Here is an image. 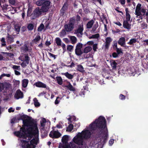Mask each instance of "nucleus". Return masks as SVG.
Masks as SVG:
<instances>
[{
  "instance_id": "f257e3e1",
  "label": "nucleus",
  "mask_w": 148,
  "mask_h": 148,
  "mask_svg": "<svg viewBox=\"0 0 148 148\" xmlns=\"http://www.w3.org/2000/svg\"><path fill=\"white\" fill-rule=\"evenodd\" d=\"M96 130L99 132L101 135L98 144L103 145L106 141L108 134L106 119L102 116H99L81 133H78L73 138V141L82 148H86V143L85 140L90 138L92 134Z\"/></svg>"
},
{
  "instance_id": "f03ea898",
  "label": "nucleus",
  "mask_w": 148,
  "mask_h": 148,
  "mask_svg": "<svg viewBox=\"0 0 148 148\" xmlns=\"http://www.w3.org/2000/svg\"><path fill=\"white\" fill-rule=\"evenodd\" d=\"M25 125L19 131L15 132V135L21 138L20 140L23 148H35L39 143V131L37 125L29 117L23 120Z\"/></svg>"
},
{
  "instance_id": "7ed1b4c3",
  "label": "nucleus",
  "mask_w": 148,
  "mask_h": 148,
  "mask_svg": "<svg viewBox=\"0 0 148 148\" xmlns=\"http://www.w3.org/2000/svg\"><path fill=\"white\" fill-rule=\"evenodd\" d=\"M69 140V137L67 135L64 136L62 138V141L63 143L62 148H76V144L73 141L70 143L68 144V142Z\"/></svg>"
},
{
  "instance_id": "20e7f679",
  "label": "nucleus",
  "mask_w": 148,
  "mask_h": 148,
  "mask_svg": "<svg viewBox=\"0 0 148 148\" xmlns=\"http://www.w3.org/2000/svg\"><path fill=\"white\" fill-rule=\"evenodd\" d=\"M141 5L140 3H138L136 5L135 11V14L137 17H139L142 19L143 16L145 15L146 9L141 8Z\"/></svg>"
},
{
  "instance_id": "39448f33",
  "label": "nucleus",
  "mask_w": 148,
  "mask_h": 148,
  "mask_svg": "<svg viewBox=\"0 0 148 148\" xmlns=\"http://www.w3.org/2000/svg\"><path fill=\"white\" fill-rule=\"evenodd\" d=\"M18 59L22 61V62L21 64L22 67L25 68L29 64L30 59L27 55L22 54L19 57Z\"/></svg>"
},
{
  "instance_id": "423d86ee",
  "label": "nucleus",
  "mask_w": 148,
  "mask_h": 148,
  "mask_svg": "<svg viewBox=\"0 0 148 148\" xmlns=\"http://www.w3.org/2000/svg\"><path fill=\"white\" fill-rule=\"evenodd\" d=\"M83 45L82 43H79L77 44L75 49V54L77 56H80L82 54L83 52L81 50Z\"/></svg>"
},
{
  "instance_id": "0eeeda50",
  "label": "nucleus",
  "mask_w": 148,
  "mask_h": 148,
  "mask_svg": "<svg viewBox=\"0 0 148 148\" xmlns=\"http://www.w3.org/2000/svg\"><path fill=\"white\" fill-rule=\"evenodd\" d=\"M74 22L70 21L69 24L65 25L64 26L65 30L67 32H70L73 28Z\"/></svg>"
},
{
  "instance_id": "6e6552de",
  "label": "nucleus",
  "mask_w": 148,
  "mask_h": 148,
  "mask_svg": "<svg viewBox=\"0 0 148 148\" xmlns=\"http://www.w3.org/2000/svg\"><path fill=\"white\" fill-rule=\"evenodd\" d=\"M43 7H42L40 9L39 8L36 9L34 12V14L36 16H38L41 15L42 12H47L46 9H44Z\"/></svg>"
},
{
  "instance_id": "1a4fd4ad",
  "label": "nucleus",
  "mask_w": 148,
  "mask_h": 148,
  "mask_svg": "<svg viewBox=\"0 0 148 148\" xmlns=\"http://www.w3.org/2000/svg\"><path fill=\"white\" fill-rule=\"evenodd\" d=\"M49 136L52 138H57L61 136V134L58 131L53 130L50 132Z\"/></svg>"
},
{
  "instance_id": "9d476101",
  "label": "nucleus",
  "mask_w": 148,
  "mask_h": 148,
  "mask_svg": "<svg viewBox=\"0 0 148 148\" xmlns=\"http://www.w3.org/2000/svg\"><path fill=\"white\" fill-rule=\"evenodd\" d=\"M23 97V92L20 90H17L14 95V98L16 99H22Z\"/></svg>"
},
{
  "instance_id": "9b49d317",
  "label": "nucleus",
  "mask_w": 148,
  "mask_h": 148,
  "mask_svg": "<svg viewBox=\"0 0 148 148\" xmlns=\"http://www.w3.org/2000/svg\"><path fill=\"white\" fill-rule=\"evenodd\" d=\"M83 30V25L80 26L75 31V33L78 37H81L82 34Z\"/></svg>"
},
{
  "instance_id": "f8f14e48",
  "label": "nucleus",
  "mask_w": 148,
  "mask_h": 148,
  "mask_svg": "<svg viewBox=\"0 0 148 148\" xmlns=\"http://www.w3.org/2000/svg\"><path fill=\"white\" fill-rule=\"evenodd\" d=\"M126 73L130 76H134L136 73V71L134 67L129 68L127 70Z\"/></svg>"
},
{
  "instance_id": "ddd939ff",
  "label": "nucleus",
  "mask_w": 148,
  "mask_h": 148,
  "mask_svg": "<svg viewBox=\"0 0 148 148\" xmlns=\"http://www.w3.org/2000/svg\"><path fill=\"white\" fill-rule=\"evenodd\" d=\"M34 85L38 87L45 88L47 89L49 88V87H47L45 84L40 81L36 82Z\"/></svg>"
},
{
  "instance_id": "4468645a",
  "label": "nucleus",
  "mask_w": 148,
  "mask_h": 148,
  "mask_svg": "<svg viewBox=\"0 0 148 148\" xmlns=\"http://www.w3.org/2000/svg\"><path fill=\"white\" fill-rule=\"evenodd\" d=\"M50 3V2L49 1L44 0V3L42 7H43L44 9H46L47 11L49 8Z\"/></svg>"
},
{
  "instance_id": "2eb2a0df",
  "label": "nucleus",
  "mask_w": 148,
  "mask_h": 148,
  "mask_svg": "<svg viewBox=\"0 0 148 148\" xmlns=\"http://www.w3.org/2000/svg\"><path fill=\"white\" fill-rule=\"evenodd\" d=\"M105 40V48L107 49L109 47L111 42L112 41V39L110 37H107L106 38Z\"/></svg>"
},
{
  "instance_id": "dca6fc26",
  "label": "nucleus",
  "mask_w": 148,
  "mask_h": 148,
  "mask_svg": "<svg viewBox=\"0 0 148 148\" xmlns=\"http://www.w3.org/2000/svg\"><path fill=\"white\" fill-rule=\"evenodd\" d=\"M123 26L124 28L130 29H131V25L126 21H124L123 23Z\"/></svg>"
},
{
  "instance_id": "f3484780",
  "label": "nucleus",
  "mask_w": 148,
  "mask_h": 148,
  "mask_svg": "<svg viewBox=\"0 0 148 148\" xmlns=\"http://www.w3.org/2000/svg\"><path fill=\"white\" fill-rule=\"evenodd\" d=\"M118 43L121 46H123L125 44V40L124 37H121L119 40Z\"/></svg>"
},
{
  "instance_id": "a211bd4d",
  "label": "nucleus",
  "mask_w": 148,
  "mask_h": 148,
  "mask_svg": "<svg viewBox=\"0 0 148 148\" xmlns=\"http://www.w3.org/2000/svg\"><path fill=\"white\" fill-rule=\"evenodd\" d=\"M92 49V47L90 46L86 47L84 49V53H87L90 51Z\"/></svg>"
},
{
  "instance_id": "6ab92c4d",
  "label": "nucleus",
  "mask_w": 148,
  "mask_h": 148,
  "mask_svg": "<svg viewBox=\"0 0 148 148\" xmlns=\"http://www.w3.org/2000/svg\"><path fill=\"white\" fill-rule=\"evenodd\" d=\"M55 41L58 46H60L62 43L60 39L58 37L56 38Z\"/></svg>"
},
{
  "instance_id": "aec40b11",
  "label": "nucleus",
  "mask_w": 148,
  "mask_h": 148,
  "mask_svg": "<svg viewBox=\"0 0 148 148\" xmlns=\"http://www.w3.org/2000/svg\"><path fill=\"white\" fill-rule=\"evenodd\" d=\"M63 75H65L68 78L71 79L73 78V75L68 72H66L63 73Z\"/></svg>"
},
{
  "instance_id": "412c9836",
  "label": "nucleus",
  "mask_w": 148,
  "mask_h": 148,
  "mask_svg": "<svg viewBox=\"0 0 148 148\" xmlns=\"http://www.w3.org/2000/svg\"><path fill=\"white\" fill-rule=\"evenodd\" d=\"M34 104L36 107H38L40 106V103L38 102V100L36 98H35L33 99Z\"/></svg>"
},
{
  "instance_id": "4be33fe9",
  "label": "nucleus",
  "mask_w": 148,
  "mask_h": 148,
  "mask_svg": "<svg viewBox=\"0 0 148 148\" xmlns=\"http://www.w3.org/2000/svg\"><path fill=\"white\" fill-rule=\"evenodd\" d=\"M98 27V24L97 23L95 24L93 27L92 30H91V32L92 33H96L97 32L96 31L97 28Z\"/></svg>"
},
{
  "instance_id": "5701e85b",
  "label": "nucleus",
  "mask_w": 148,
  "mask_h": 148,
  "mask_svg": "<svg viewBox=\"0 0 148 148\" xmlns=\"http://www.w3.org/2000/svg\"><path fill=\"white\" fill-rule=\"evenodd\" d=\"M40 122L41 126H42L43 128L44 127L47 122L46 119L44 118H42L41 119Z\"/></svg>"
},
{
  "instance_id": "b1692460",
  "label": "nucleus",
  "mask_w": 148,
  "mask_h": 148,
  "mask_svg": "<svg viewBox=\"0 0 148 148\" xmlns=\"http://www.w3.org/2000/svg\"><path fill=\"white\" fill-rule=\"evenodd\" d=\"M110 65L113 69H115L116 67L117 63L115 61L112 60L110 62Z\"/></svg>"
},
{
  "instance_id": "393cba45",
  "label": "nucleus",
  "mask_w": 148,
  "mask_h": 148,
  "mask_svg": "<svg viewBox=\"0 0 148 148\" xmlns=\"http://www.w3.org/2000/svg\"><path fill=\"white\" fill-rule=\"evenodd\" d=\"M94 23V21L93 20H91L90 21L88 22L87 25H86V27L88 28H91L93 25V24Z\"/></svg>"
},
{
  "instance_id": "a878e982",
  "label": "nucleus",
  "mask_w": 148,
  "mask_h": 148,
  "mask_svg": "<svg viewBox=\"0 0 148 148\" xmlns=\"http://www.w3.org/2000/svg\"><path fill=\"white\" fill-rule=\"evenodd\" d=\"M22 82V86L24 88L26 87L28 84V80L27 79H24L23 80Z\"/></svg>"
},
{
  "instance_id": "bb28decb",
  "label": "nucleus",
  "mask_w": 148,
  "mask_h": 148,
  "mask_svg": "<svg viewBox=\"0 0 148 148\" xmlns=\"http://www.w3.org/2000/svg\"><path fill=\"white\" fill-rule=\"evenodd\" d=\"M77 69L78 71L82 72H83L84 71L83 66L81 65H79L77 66Z\"/></svg>"
},
{
  "instance_id": "cd10ccee",
  "label": "nucleus",
  "mask_w": 148,
  "mask_h": 148,
  "mask_svg": "<svg viewBox=\"0 0 148 148\" xmlns=\"http://www.w3.org/2000/svg\"><path fill=\"white\" fill-rule=\"evenodd\" d=\"M137 41L136 39V38H132L130 39L127 44L130 45H132L133 44L135 43Z\"/></svg>"
},
{
  "instance_id": "c85d7f7f",
  "label": "nucleus",
  "mask_w": 148,
  "mask_h": 148,
  "mask_svg": "<svg viewBox=\"0 0 148 148\" xmlns=\"http://www.w3.org/2000/svg\"><path fill=\"white\" fill-rule=\"evenodd\" d=\"M70 38L72 44H74L77 41V39L75 36H71Z\"/></svg>"
},
{
  "instance_id": "c756f323",
  "label": "nucleus",
  "mask_w": 148,
  "mask_h": 148,
  "mask_svg": "<svg viewBox=\"0 0 148 148\" xmlns=\"http://www.w3.org/2000/svg\"><path fill=\"white\" fill-rule=\"evenodd\" d=\"M69 90L70 91H74L75 90V88L70 83L68 85L66 86Z\"/></svg>"
},
{
  "instance_id": "7c9ffc66",
  "label": "nucleus",
  "mask_w": 148,
  "mask_h": 148,
  "mask_svg": "<svg viewBox=\"0 0 148 148\" xmlns=\"http://www.w3.org/2000/svg\"><path fill=\"white\" fill-rule=\"evenodd\" d=\"M56 79L59 85H61L62 84V80L61 77H56Z\"/></svg>"
},
{
  "instance_id": "2f4dec72",
  "label": "nucleus",
  "mask_w": 148,
  "mask_h": 148,
  "mask_svg": "<svg viewBox=\"0 0 148 148\" xmlns=\"http://www.w3.org/2000/svg\"><path fill=\"white\" fill-rule=\"evenodd\" d=\"M44 1V0H39L36 2V4L38 6H40L43 5Z\"/></svg>"
},
{
  "instance_id": "473e14b6",
  "label": "nucleus",
  "mask_w": 148,
  "mask_h": 148,
  "mask_svg": "<svg viewBox=\"0 0 148 148\" xmlns=\"http://www.w3.org/2000/svg\"><path fill=\"white\" fill-rule=\"evenodd\" d=\"M63 126L62 123L61 122H60L57 125L56 127L58 129L62 128Z\"/></svg>"
},
{
  "instance_id": "72a5a7b5",
  "label": "nucleus",
  "mask_w": 148,
  "mask_h": 148,
  "mask_svg": "<svg viewBox=\"0 0 148 148\" xmlns=\"http://www.w3.org/2000/svg\"><path fill=\"white\" fill-rule=\"evenodd\" d=\"M66 34V32L64 30H62L60 33V37H63Z\"/></svg>"
},
{
  "instance_id": "f704fd0d",
  "label": "nucleus",
  "mask_w": 148,
  "mask_h": 148,
  "mask_svg": "<svg viewBox=\"0 0 148 148\" xmlns=\"http://www.w3.org/2000/svg\"><path fill=\"white\" fill-rule=\"evenodd\" d=\"M99 37V34H97L92 35L90 37V39L91 38H97Z\"/></svg>"
},
{
  "instance_id": "c9c22d12",
  "label": "nucleus",
  "mask_w": 148,
  "mask_h": 148,
  "mask_svg": "<svg viewBox=\"0 0 148 148\" xmlns=\"http://www.w3.org/2000/svg\"><path fill=\"white\" fill-rule=\"evenodd\" d=\"M34 27L33 25L31 23L29 24L27 26V28L29 30H32L33 29Z\"/></svg>"
},
{
  "instance_id": "e433bc0d",
  "label": "nucleus",
  "mask_w": 148,
  "mask_h": 148,
  "mask_svg": "<svg viewBox=\"0 0 148 148\" xmlns=\"http://www.w3.org/2000/svg\"><path fill=\"white\" fill-rule=\"evenodd\" d=\"M73 48V46L70 45H68L67 47V50L71 52L72 51Z\"/></svg>"
},
{
  "instance_id": "4c0bfd02",
  "label": "nucleus",
  "mask_w": 148,
  "mask_h": 148,
  "mask_svg": "<svg viewBox=\"0 0 148 148\" xmlns=\"http://www.w3.org/2000/svg\"><path fill=\"white\" fill-rule=\"evenodd\" d=\"M73 126L72 124H70L67 128V130L69 131H71L73 128Z\"/></svg>"
},
{
  "instance_id": "58836bf2",
  "label": "nucleus",
  "mask_w": 148,
  "mask_h": 148,
  "mask_svg": "<svg viewBox=\"0 0 148 148\" xmlns=\"http://www.w3.org/2000/svg\"><path fill=\"white\" fill-rule=\"evenodd\" d=\"M44 25L42 24H41L39 27H38V31H41L44 28Z\"/></svg>"
},
{
  "instance_id": "ea45409f",
  "label": "nucleus",
  "mask_w": 148,
  "mask_h": 148,
  "mask_svg": "<svg viewBox=\"0 0 148 148\" xmlns=\"http://www.w3.org/2000/svg\"><path fill=\"white\" fill-rule=\"evenodd\" d=\"M14 28L16 31L18 32L17 34H18L20 30V27L18 25H15Z\"/></svg>"
},
{
  "instance_id": "a19ab883",
  "label": "nucleus",
  "mask_w": 148,
  "mask_h": 148,
  "mask_svg": "<svg viewBox=\"0 0 148 148\" xmlns=\"http://www.w3.org/2000/svg\"><path fill=\"white\" fill-rule=\"evenodd\" d=\"M12 68L14 69V70H20V66H18L16 65H13L12 67Z\"/></svg>"
},
{
  "instance_id": "79ce46f5",
  "label": "nucleus",
  "mask_w": 148,
  "mask_h": 148,
  "mask_svg": "<svg viewBox=\"0 0 148 148\" xmlns=\"http://www.w3.org/2000/svg\"><path fill=\"white\" fill-rule=\"evenodd\" d=\"M13 82L14 83V85H15L16 86H18L20 84L19 81L14 79L13 80Z\"/></svg>"
},
{
  "instance_id": "37998d69",
  "label": "nucleus",
  "mask_w": 148,
  "mask_h": 148,
  "mask_svg": "<svg viewBox=\"0 0 148 148\" xmlns=\"http://www.w3.org/2000/svg\"><path fill=\"white\" fill-rule=\"evenodd\" d=\"M40 39V37L39 36H37L34 39V41L36 43H37Z\"/></svg>"
},
{
  "instance_id": "c03bdc74",
  "label": "nucleus",
  "mask_w": 148,
  "mask_h": 148,
  "mask_svg": "<svg viewBox=\"0 0 148 148\" xmlns=\"http://www.w3.org/2000/svg\"><path fill=\"white\" fill-rule=\"evenodd\" d=\"M114 140L113 139H111L109 141V144L110 146H111L114 143Z\"/></svg>"
},
{
  "instance_id": "a18cd8bd",
  "label": "nucleus",
  "mask_w": 148,
  "mask_h": 148,
  "mask_svg": "<svg viewBox=\"0 0 148 148\" xmlns=\"http://www.w3.org/2000/svg\"><path fill=\"white\" fill-rule=\"evenodd\" d=\"M60 101V98L59 97H58L56 98V99L55 101V103L56 104H58L59 103Z\"/></svg>"
},
{
  "instance_id": "49530a36",
  "label": "nucleus",
  "mask_w": 148,
  "mask_h": 148,
  "mask_svg": "<svg viewBox=\"0 0 148 148\" xmlns=\"http://www.w3.org/2000/svg\"><path fill=\"white\" fill-rule=\"evenodd\" d=\"M84 90H82L80 92L79 95L82 97H84Z\"/></svg>"
},
{
  "instance_id": "de8ad7c7",
  "label": "nucleus",
  "mask_w": 148,
  "mask_h": 148,
  "mask_svg": "<svg viewBox=\"0 0 148 148\" xmlns=\"http://www.w3.org/2000/svg\"><path fill=\"white\" fill-rule=\"evenodd\" d=\"M130 16L129 13L126 14V18L127 21H129L130 20Z\"/></svg>"
},
{
  "instance_id": "09e8293b",
  "label": "nucleus",
  "mask_w": 148,
  "mask_h": 148,
  "mask_svg": "<svg viewBox=\"0 0 148 148\" xmlns=\"http://www.w3.org/2000/svg\"><path fill=\"white\" fill-rule=\"evenodd\" d=\"M22 49L24 50L25 52L28 51V48L27 46L26 45H24L22 48Z\"/></svg>"
},
{
  "instance_id": "8fccbe9b",
  "label": "nucleus",
  "mask_w": 148,
  "mask_h": 148,
  "mask_svg": "<svg viewBox=\"0 0 148 148\" xmlns=\"http://www.w3.org/2000/svg\"><path fill=\"white\" fill-rule=\"evenodd\" d=\"M60 46H61L62 48L64 51H66V45L64 43H62Z\"/></svg>"
},
{
  "instance_id": "3c124183",
  "label": "nucleus",
  "mask_w": 148,
  "mask_h": 148,
  "mask_svg": "<svg viewBox=\"0 0 148 148\" xmlns=\"http://www.w3.org/2000/svg\"><path fill=\"white\" fill-rule=\"evenodd\" d=\"M119 98L121 100H124L125 99V97L122 94H120L119 96Z\"/></svg>"
},
{
  "instance_id": "603ef678",
  "label": "nucleus",
  "mask_w": 148,
  "mask_h": 148,
  "mask_svg": "<svg viewBox=\"0 0 148 148\" xmlns=\"http://www.w3.org/2000/svg\"><path fill=\"white\" fill-rule=\"evenodd\" d=\"M97 48V44H93V50L95 51H96Z\"/></svg>"
},
{
  "instance_id": "864d4df0",
  "label": "nucleus",
  "mask_w": 148,
  "mask_h": 148,
  "mask_svg": "<svg viewBox=\"0 0 148 148\" xmlns=\"http://www.w3.org/2000/svg\"><path fill=\"white\" fill-rule=\"evenodd\" d=\"M67 4L66 3H65L64 4L63 6L62 10H65L67 8Z\"/></svg>"
},
{
  "instance_id": "5fc2aeb1",
  "label": "nucleus",
  "mask_w": 148,
  "mask_h": 148,
  "mask_svg": "<svg viewBox=\"0 0 148 148\" xmlns=\"http://www.w3.org/2000/svg\"><path fill=\"white\" fill-rule=\"evenodd\" d=\"M10 3L11 5H14L15 3V0H8Z\"/></svg>"
},
{
  "instance_id": "6e6d98bb",
  "label": "nucleus",
  "mask_w": 148,
  "mask_h": 148,
  "mask_svg": "<svg viewBox=\"0 0 148 148\" xmlns=\"http://www.w3.org/2000/svg\"><path fill=\"white\" fill-rule=\"evenodd\" d=\"M74 117L73 116H68L67 117V119L71 123V121L72 120V118H73Z\"/></svg>"
},
{
  "instance_id": "4d7b16f0",
  "label": "nucleus",
  "mask_w": 148,
  "mask_h": 148,
  "mask_svg": "<svg viewBox=\"0 0 148 148\" xmlns=\"http://www.w3.org/2000/svg\"><path fill=\"white\" fill-rule=\"evenodd\" d=\"M11 95L10 94H8L3 99L4 100H7L9 99L11 97Z\"/></svg>"
},
{
  "instance_id": "13d9d810",
  "label": "nucleus",
  "mask_w": 148,
  "mask_h": 148,
  "mask_svg": "<svg viewBox=\"0 0 148 148\" xmlns=\"http://www.w3.org/2000/svg\"><path fill=\"white\" fill-rule=\"evenodd\" d=\"M80 124L79 123L77 122L76 123H75V127L76 128H79L80 126Z\"/></svg>"
},
{
  "instance_id": "bf43d9fd",
  "label": "nucleus",
  "mask_w": 148,
  "mask_h": 148,
  "mask_svg": "<svg viewBox=\"0 0 148 148\" xmlns=\"http://www.w3.org/2000/svg\"><path fill=\"white\" fill-rule=\"evenodd\" d=\"M143 42H144V45H148V39L144 40Z\"/></svg>"
},
{
  "instance_id": "052dcab7",
  "label": "nucleus",
  "mask_w": 148,
  "mask_h": 148,
  "mask_svg": "<svg viewBox=\"0 0 148 148\" xmlns=\"http://www.w3.org/2000/svg\"><path fill=\"white\" fill-rule=\"evenodd\" d=\"M14 111V109L11 107L8 109V112H13Z\"/></svg>"
},
{
  "instance_id": "680f3d73",
  "label": "nucleus",
  "mask_w": 148,
  "mask_h": 148,
  "mask_svg": "<svg viewBox=\"0 0 148 148\" xmlns=\"http://www.w3.org/2000/svg\"><path fill=\"white\" fill-rule=\"evenodd\" d=\"M3 88V84L0 83V91L2 90Z\"/></svg>"
},
{
  "instance_id": "e2e57ef3",
  "label": "nucleus",
  "mask_w": 148,
  "mask_h": 148,
  "mask_svg": "<svg viewBox=\"0 0 148 148\" xmlns=\"http://www.w3.org/2000/svg\"><path fill=\"white\" fill-rule=\"evenodd\" d=\"M147 26V25L145 23H143L142 24V27L143 29H145Z\"/></svg>"
},
{
  "instance_id": "0e129e2a",
  "label": "nucleus",
  "mask_w": 148,
  "mask_h": 148,
  "mask_svg": "<svg viewBox=\"0 0 148 148\" xmlns=\"http://www.w3.org/2000/svg\"><path fill=\"white\" fill-rule=\"evenodd\" d=\"M14 73L15 74L17 75H20L21 74V73L19 72L16 70H14Z\"/></svg>"
},
{
  "instance_id": "69168bd1",
  "label": "nucleus",
  "mask_w": 148,
  "mask_h": 148,
  "mask_svg": "<svg viewBox=\"0 0 148 148\" xmlns=\"http://www.w3.org/2000/svg\"><path fill=\"white\" fill-rule=\"evenodd\" d=\"M87 44L89 45H93L94 42L92 41H90L87 42Z\"/></svg>"
},
{
  "instance_id": "338daca9",
  "label": "nucleus",
  "mask_w": 148,
  "mask_h": 148,
  "mask_svg": "<svg viewBox=\"0 0 148 148\" xmlns=\"http://www.w3.org/2000/svg\"><path fill=\"white\" fill-rule=\"evenodd\" d=\"M116 51L118 54L122 52L121 49L119 48L117 49Z\"/></svg>"
},
{
  "instance_id": "774afa93",
  "label": "nucleus",
  "mask_w": 148,
  "mask_h": 148,
  "mask_svg": "<svg viewBox=\"0 0 148 148\" xmlns=\"http://www.w3.org/2000/svg\"><path fill=\"white\" fill-rule=\"evenodd\" d=\"M118 55L116 53H114L112 54V56L114 58H116L118 57Z\"/></svg>"
}]
</instances>
